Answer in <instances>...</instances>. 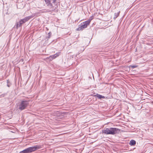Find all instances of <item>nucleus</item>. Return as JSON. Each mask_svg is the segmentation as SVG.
Segmentation results:
<instances>
[{"instance_id": "nucleus-16", "label": "nucleus", "mask_w": 153, "mask_h": 153, "mask_svg": "<svg viewBox=\"0 0 153 153\" xmlns=\"http://www.w3.org/2000/svg\"><path fill=\"white\" fill-rule=\"evenodd\" d=\"M19 22V23L20 24V26H22V24H23L24 23L23 22H22V21L21 20H20Z\"/></svg>"}, {"instance_id": "nucleus-7", "label": "nucleus", "mask_w": 153, "mask_h": 153, "mask_svg": "<svg viewBox=\"0 0 153 153\" xmlns=\"http://www.w3.org/2000/svg\"><path fill=\"white\" fill-rule=\"evenodd\" d=\"M59 53H56L53 55L50 56V57L52 58V59H53L58 56L59 55Z\"/></svg>"}, {"instance_id": "nucleus-12", "label": "nucleus", "mask_w": 153, "mask_h": 153, "mask_svg": "<svg viewBox=\"0 0 153 153\" xmlns=\"http://www.w3.org/2000/svg\"><path fill=\"white\" fill-rule=\"evenodd\" d=\"M21 26H20V24L19 22H17L16 25V28L17 29L19 27H21Z\"/></svg>"}, {"instance_id": "nucleus-17", "label": "nucleus", "mask_w": 153, "mask_h": 153, "mask_svg": "<svg viewBox=\"0 0 153 153\" xmlns=\"http://www.w3.org/2000/svg\"><path fill=\"white\" fill-rule=\"evenodd\" d=\"M25 149H26V150L27 151V153H30V152H29V150L28 148H27Z\"/></svg>"}, {"instance_id": "nucleus-4", "label": "nucleus", "mask_w": 153, "mask_h": 153, "mask_svg": "<svg viewBox=\"0 0 153 153\" xmlns=\"http://www.w3.org/2000/svg\"><path fill=\"white\" fill-rule=\"evenodd\" d=\"M42 146L40 145H37L28 148L30 153L34 152L36 150L42 148Z\"/></svg>"}, {"instance_id": "nucleus-8", "label": "nucleus", "mask_w": 153, "mask_h": 153, "mask_svg": "<svg viewBox=\"0 0 153 153\" xmlns=\"http://www.w3.org/2000/svg\"><path fill=\"white\" fill-rule=\"evenodd\" d=\"M129 144L131 146H134L136 144V141L135 140H131Z\"/></svg>"}, {"instance_id": "nucleus-2", "label": "nucleus", "mask_w": 153, "mask_h": 153, "mask_svg": "<svg viewBox=\"0 0 153 153\" xmlns=\"http://www.w3.org/2000/svg\"><path fill=\"white\" fill-rule=\"evenodd\" d=\"M29 101L25 100L21 101L18 105V108L21 111L26 109L29 104Z\"/></svg>"}, {"instance_id": "nucleus-15", "label": "nucleus", "mask_w": 153, "mask_h": 153, "mask_svg": "<svg viewBox=\"0 0 153 153\" xmlns=\"http://www.w3.org/2000/svg\"><path fill=\"white\" fill-rule=\"evenodd\" d=\"M137 67V65H131L130 66V67H131L132 68H136Z\"/></svg>"}, {"instance_id": "nucleus-13", "label": "nucleus", "mask_w": 153, "mask_h": 153, "mask_svg": "<svg viewBox=\"0 0 153 153\" xmlns=\"http://www.w3.org/2000/svg\"><path fill=\"white\" fill-rule=\"evenodd\" d=\"M19 153H27V152L26 149H25L22 151H20Z\"/></svg>"}, {"instance_id": "nucleus-9", "label": "nucleus", "mask_w": 153, "mask_h": 153, "mask_svg": "<svg viewBox=\"0 0 153 153\" xmlns=\"http://www.w3.org/2000/svg\"><path fill=\"white\" fill-rule=\"evenodd\" d=\"M95 96H97L99 99H101L105 98V97L100 94H97Z\"/></svg>"}, {"instance_id": "nucleus-6", "label": "nucleus", "mask_w": 153, "mask_h": 153, "mask_svg": "<svg viewBox=\"0 0 153 153\" xmlns=\"http://www.w3.org/2000/svg\"><path fill=\"white\" fill-rule=\"evenodd\" d=\"M34 16V15L33 14L31 16L26 17L23 19H24L25 22H26L28 20L33 18Z\"/></svg>"}, {"instance_id": "nucleus-5", "label": "nucleus", "mask_w": 153, "mask_h": 153, "mask_svg": "<svg viewBox=\"0 0 153 153\" xmlns=\"http://www.w3.org/2000/svg\"><path fill=\"white\" fill-rule=\"evenodd\" d=\"M56 0H44V1L47 6L51 8L53 7V4L51 3V1H52L53 3H55Z\"/></svg>"}, {"instance_id": "nucleus-14", "label": "nucleus", "mask_w": 153, "mask_h": 153, "mask_svg": "<svg viewBox=\"0 0 153 153\" xmlns=\"http://www.w3.org/2000/svg\"><path fill=\"white\" fill-rule=\"evenodd\" d=\"M51 33L50 32L48 33V36L47 37V38H48V39H49L51 37Z\"/></svg>"}, {"instance_id": "nucleus-3", "label": "nucleus", "mask_w": 153, "mask_h": 153, "mask_svg": "<svg viewBox=\"0 0 153 153\" xmlns=\"http://www.w3.org/2000/svg\"><path fill=\"white\" fill-rule=\"evenodd\" d=\"M89 24V22H87V21L83 22L79 25L78 27L76 29V30L77 31L82 30L83 29L86 28Z\"/></svg>"}, {"instance_id": "nucleus-21", "label": "nucleus", "mask_w": 153, "mask_h": 153, "mask_svg": "<svg viewBox=\"0 0 153 153\" xmlns=\"http://www.w3.org/2000/svg\"><path fill=\"white\" fill-rule=\"evenodd\" d=\"M46 29H47V30H48V29L47 28H46Z\"/></svg>"}, {"instance_id": "nucleus-11", "label": "nucleus", "mask_w": 153, "mask_h": 153, "mask_svg": "<svg viewBox=\"0 0 153 153\" xmlns=\"http://www.w3.org/2000/svg\"><path fill=\"white\" fill-rule=\"evenodd\" d=\"M93 19V17L92 16H91L90 17L89 19L87 21V22H89V23L90 24L91 21Z\"/></svg>"}, {"instance_id": "nucleus-20", "label": "nucleus", "mask_w": 153, "mask_h": 153, "mask_svg": "<svg viewBox=\"0 0 153 153\" xmlns=\"http://www.w3.org/2000/svg\"><path fill=\"white\" fill-rule=\"evenodd\" d=\"M9 82V81L8 80H7V84H8Z\"/></svg>"}, {"instance_id": "nucleus-1", "label": "nucleus", "mask_w": 153, "mask_h": 153, "mask_svg": "<svg viewBox=\"0 0 153 153\" xmlns=\"http://www.w3.org/2000/svg\"><path fill=\"white\" fill-rule=\"evenodd\" d=\"M119 130L115 128H104L102 131V134H115L118 133Z\"/></svg>"}, {"instance_id": "nucleus-10", "label": "nucleus", "mask_w": 153, "mask_h": 153, "mask_svg": "<svg viewBox=\"0 0 153 153\" xmlns=\"http://www.w3.org/2000/svg\"><path fill=\"white\" fill-rule=\"evenodd\" d=\"M120 13V11H119L117 13H114V19H116L117 17H118L119 16Z\"/></svg>"}, {"instance_id": "nucleus-18", "label": "nucleus", "mask_w": 153, "mask_h": 153, "mask_svg": "<svg viewBox=\"0 0 153 153\" xmlns=\"http://www.w3.org/2000/svg\"><path fill=\"white\" fill-rule=\"evenodd\" d=\"M21 20L24 23L26 22L24 19H22Z\"/></svg>"}, {"instance_id": "nucleus-19", "label": "nucleus", "mask_w": 153, "mask_h": 153, "mask_svg": "<svg viewBox=\"0 0 153 153\" xmlns=\"http://www.w3.org/2000/svg\"><path fill=\"white\" fill-rule=\"evenodd\" d=\"M7 86L8 87H10V85H9L8 84H7Z\"/></svg>"}]
</instances>
